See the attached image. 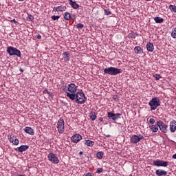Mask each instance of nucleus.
Wrapping results in <instances>:
<instances>
[{"mask_svg": "<svg viewBox=\"0 0 176 176\" xmlns=\"http://www.w3.org/2000/svg\"><path fill=\"white\" fill-rule=\"evenodd\" d=\"M80 140H82V135H80L79 134H74L72 137V141L74 144H78V142H79V141H80Z\"/></svg>", "mask_w": 176, "mask_h": 176, "instance_id": "obj_13", "label": "nucleus"}, {"mask_svg": "<svg viewBox=\"0 0 176 176\" xmlns=\"http://www.w3.org/2000/svg\"><path fill=\"white\" fill-rule=\"evenodd\" d=\"M104 73L107 74L108 75L115 76L118 75V74H122V69L113 67H110L105 68L104 69Z\"/></svg>", "mask_w": 176, "mask_h": 176, "instance_id": "obj_3", "label": "nucleus"}, {"mask_svg": "<svg viewBox=\"0 0 176 176\" xmlns=\"http://www.w3.org/2000/svg\"><path fill=\"white\" fill-rule=\"evenodd\" d=\"M64 19L65 20H69L71 19V14L68 12H65Z\"/></svg>", "mask_w": 176, "mask_h": 176, "instance_id": "obj_29", "label": "nucleus"}, {"mask_svg": "<svg viewBox=\"0 0 176 176\" xmlns=\"http://www.w3.org/2000/svg\"><path fill=\"white\" fill-rule=\"evenodd\" d=\"M134 52L136 54H142L144 53V50L141 48L140 46L135 47Z\"/></svg>", "mask_w": 176, "mask_h": 176, "instance_id": "obj_20", "label": "nucleus"}, {"mask_svg": "<svg viewBox=\"0 0 176 176\" xmlns=\"http://www.w3.org/2000/svg\"><path fill=\"white\" fill-rule=\"evenodd\" d=\"M89 118H90L91 120H92V121L96 120V119H97V113H96V112H94V111H91L89 113Z\"/></svg>", "mask_w": 176, "mask_h": 176, "instance_id": "obj_23", "label": "nucleus"}, {"mask_svg": "<svg viewBox=\"0 0 176 176\" xmlns=\"http://www.w3.org/2000/svg\"><path fill=\"white\" fill-rule=\"evenodd\" d=\"M85 144L87 146H93L94 145V142L91 140H85Z\"/></svg>", "mask_w": 176, "mask_h": 176, "instance_id": "obj_26", "label": "nucleus"}, {"mask_svg": "<svg viewBox=\"0 0 176 176\" xmlns=\"http://www.w3.org/2000/svg\"><path fill=\"white\" fill-rule=\"evenodd\" d=\"M144 138V135H133L130 138V142L131 144H138Z\"/></svg>", "mask_w": 176, "mask_h": 176, "instance_id": "obj_5", "label": "nucleus"}, {"mask_svg": "<svg viewBox=\"0 0 176 176\" xmlns=\"http://www.w3.org/2000/svg\"><path fill=\"white\" fill-rule=\"evenodd\" d=\"M69 5L72 6L73 9H79V4L76 3V1H74L72 0H69Z\"/></svg>", "mask_w": 176, "mask_h": 176, "instance_id": "obj_19", "label": "nucleus"}, {"mask_svg": "<svg viewBox=\"0 0 176 176\" xmlns=\"http://www.w3.org/2000/svg\"><path fill=\"white\" fill-rule=\"evenodd\" d=\"M154 21H155L157 23L162 24V23L164 21V19L160 16H156L154 18Z\"/></svg>", "mask_w": 176, "mask_h": 176, "instance_id": "obj_24", "label": "nucleus"}, {"mask_svg": "<svg viewBox=\"0 0 176 176\" xmlns=\"http://www.w3.org/2000/svg\"><path fill=\"white\" fill-rule=\"evenodd\" d=\"M146 49L148 50V52H153V50H155V46L153 45V43L148 42L146 44Z\"/></svg>", "mask_w": 176, "mask_h": 176, "instance_id": "obj_17", "label": "nucleus"}, {"mask_svg": "<svg viewBox=\"0 0 176 176\" xmlns=\"http://www.w3.org/2000/svg\"><path fill=\"white\" fill-rule=\"evenodd\" d=\"M8 140L10 142L13 144V145H18L19 144V139L16 138L14 134H11L8 135Z\"/></svg>", "mask_w": 176, "mask_h": 176, "instance_id": "obj_12", "label": "nucleus"}, {"mask_svg": "<svg viewBox=\"0 0 176 176\" xmlns=\"http://www.w3.org/2000/svg\"><path fill=\"white\" fill-rule=\"evenodd\" d=\"M173 159H175L176 160V153L174 154L173 156H172Z\"/></svg>", "mask_w": 176, "mask_h": 176, "instance_id": "obj_41", "label": "nucleus"}, {"mask_svg": "<svg viewBox=\"0 0 176 176\" xmlns=\"http://www.w3.org/2000/svg\"><path fill=\"white\" fill-rule=\"evenodd\" d=\"M53 12H58V7H54Z\"/></svg>", "mask_w": 176, "mask_h": 176, "instance_id": "obj_39", "label": "nucleus"}, {"mask_svg": "<svg viewBox=\"0 0 176 176\" xmlns=\"http://www.w3.org/2000/svg\"><path fill=\"white\" fill-rule=\"evenodd\" d=\"M152 166H155L156 167H167L168 166V162L157 160L153 162Z\"/></svg>", "mask_w": 176, "mask_h": 176, "instance_id": "obj_6", "label": "nucleus"}, {"mask_svg": "<svg viewBox=\"0 0 176 176\" xmlns=\"http://www.w3.org/2000/svg\"><path fill=\"white\" fill-rule=\"evenodd\" d=\"M103 156H104V152L102 151H99L97 153V157L99 158L100 160L102 159Z\"/></svg>", "mask_w": 176, "mask_h": 176, "instance_id": "obj_30", "label": "nucleus"}, {"mask_svg": "<svg viewBox=\"0 0 176 176\" xmlns=\"http://www.w3.org/2000/svg\"><path fill=\"white\" fill-rule=\"evenodd\" d=\"M148 105L151 107V111H155L157 107H160V99L157 97L153 98L149 101Z\"/></svg>", "mask_w": 176, "mask_h": 176, "instance_id": "obj_2", "label": "nucleus"}, {"mask_svg": "<svg viewBox=\"0 0 176 176\" xmlns=\"http://www.w3.org/2000/svg\"><path fill=\"white\" fill-rule=\"evenodd\" d=\"M37 39H42V36H41L40 34L36 36Z\"/></svg>", "mask_w": 176, "mask_h": 176, "instance_id": "obj_40", "label": "nucleus"}, {"mask_svg": "<svg viewBox=\"0 0 176 176\" xmlns=\"http://www.w3.org/2000/svg\"><path fill=\"white\" fill-rule=\"evenodd\" d=\"M30 148V146L28 145H21V146H19L18 148V149H16V151L18 152H25V151H27V149H28Z\"/></svg>", "mask_w": 176, "mask_h": 176, "instance_id": "obj_16", "label": "nucleus"}, {"mask_svg": "<svg viewBox=\"0 0 176 176\" xmlns=\"http://www.w3.org/2000/svg\"><path fill=\"white\" fill-rule=\"evenodd\" d=\"M67 97L72 100H76L77 104H85L86 100H87V98H86L85 93L83 92H77L76 94H69V93H67Z\"/></svg>", "mask_w": 176, "mask_h": 176, "instance_id": "obj_1", "label": "nucleus"}, {"mask_svg": "<svg viewBox=\"0 0 176 176\" xmlns=\"http://www.w3.org/2000/svg\"><path fill=\"white\" fill-rule=\"evenodd\" d=\"M153 76L155 78L156 80H159V79L162 78V76H160V74H154Z\"/></svg>", "mask_w": 176, "mask_h": 176, "instance_id": "obj_36", "label": "nucleus"}, {"mask_svg": "<svg viewBox=\"0 0 176 176\" xmlns=\"http://www.w3.org/2000/svg\"><path fill=\"white\" fill-rule=\"evenodd\" d=\"M99 120H100V122H102L104 120L102 119V118H100Z\"/></svg>", "mask_w": 176, "mask_h": 176, "instance_id": "obj_43", "label": "nucleus"}, {"mask_svg": "<svg viewBox=\"0 0 176 176\" xmlns=\"http://www.w3.org/2000/svg\"><path fill=\"white\" fill-rule=\"evenodd\" d=\"M25 133L27 134H30V135H34L35 134V131L32 129V128L30 126H26L23 129Z\"/></svg>", "mask_w": 176, "mask_h": 176, "instance_id": "obj_15", "label": "nucleus"}, {"mask_svg": "<svg viewBox=\"0 0 176 176\" xmlns=\"http://www.w3.org/2000/svg\"><path fill=\"white\" fill-rule=\"evenodd\" d=\"M76 28H78V30H82V28H83V27H85V25H83V23H78L76 25Z\"/></svg>", "mask_w": 176, "mask_h": 176, "instance_id": "obj_32", "label": "nucleus"}, {"mask_svg": "<svg viewBox=\"0 0 176 176\" xmlns=\"http://www.w3.org/2000/svg\"><path fill=\"white\" fill-rule=\"evenodd\" d=\"M170 35H171L172 38H173V39H176V28H173L172 29Z\"/></svg>", "mask_w": 176, "mask_h": 176, "instance_id": "obj_27", "label": "nucleus"}, {"mask_svg": "<svg viewBox=\"0 0 176 176\" xmlns=\"http://www.w3.org/2000/svg\"><path fill=\"white\" fill-rule=\"evenodd\" d=\"M60 15H58V16L52 15L51 16V19H52L54 20V21H56V20H58V19H60Z\"/></svg>", "mask_w": 176, "mask_h": 176, "instance_id": "obj_34", "label": "nucleus"}, {"mask_svg": "<svg viewBox=\"0 0 176 176\" xmlns=\"http://www.w3.org/2000/svg\"><path fill=\"white\" fill-rule=\"evenodd\" d=\"M113 100H114V101H116V102H119V96H113Z\"/></svg>", "mask_w": 176, "mask_h": 176, "instance_id": "obj_37", "label": "nucleus"}, {"mask_svg": "<svg viewBox=\"0 0 176 176\" xmlns=\"http://www.w3.org/2000/svg\"><path fill=\"white\" fill-rule=\"evenodd\" d=\"M104 14L106 16H109L110 14H111V10H109V9H108V10L104 9Z\"/></svg>", "mask_w": 176, "mask_h": 176, "instance_id": "obj_33", "label": "nucleus"}, {"mask_svg": "<svg viewBox=\"0 0 176 176\" xmlns=\"http://www.w3.org/2000/svg\"><path fill=\"white\" fill-rule=\"evenodd\" d=\"M20 2H23V1H24V0H19Z\"/></svg>", "mask_w": 176, "mask_h": 176, "instance_id": "obj_46", "label": "nucleus"}, {"mask_svg": "<svg viewBox=\"0 0 176 176\" xmlns=\"http://www.w3.org/2000/svg\"><path fill=\"white\" fill-rule=\"evenodd\" d=\"M169 129L171 133H175L176 131V121L173 120L170 122Z\"/></svg>", "mask_w": 176, "mask_h": 176, "instance_id": "obj_14", "label": "nucleus"}, {"mask_svg": "<svg viewBox=\"0 0 176 176\" xmlns=\"http://www.w3.org/2000/svg\"><path fill=\"white\" fill-rule=\"evenodd\" d=\"M63 58H64V60L67 63L68 61H69V52H63Z\"/></svg>", "mask_w": 176, "mask_h": 176, "instance_id": "obj_22", "label": "nucleus"}, {"mask_svg": "<svg viewBox=\"0 0 176 176\" xmlns=\"http://www.w3.org/2000/svg\"><path fill=\"white\" fill-rule=\"evenodd\" d=\"M155 122H156V120H155L154 118H150L149 119V124H153L155 123Z\"/></svg>", "mask_w": 176, "mask_h": 176, "instance_id": "obj_35", "label": "nucleus"}, {"mask_svg": "<svg viewBox=\"0 0 176 176\" xmlns=\"http://www.w3.org/2000/svg\"><path fill=\"white\" fill-rule=\"evenodd\" d=\"M67 10L66 6H58V12H65Z\"/></svg>", "mask_w": 176, "mask_h": 176, "instance_id": "obj_25", "label": "nucleus"}, {"mask_svg": "<svg viewBox=\"0 0 176 176\" xmlns=\"http://www.w3.org/2000/svg\"><path fill=\"white\" fill-rule=\"evenodd\" d=\"M7 53H8L9 56H16L17 57H21V52L14 47H8L7 48Z\"/></svg>", "mask_w": 176, "mask_h": 176, "instance_id": "obj_4", "label": "nucleus"}, {"mask_svg": "<svg viewBox=\"0 0 176 176\" xmlns=\"http://www.w3.org/2000/svg\"><path fill=\"white\" fill-rule=\"evenodd\" d=\"M28 21H34V16L31 15L30 14L27 16Z\"/></svg>", "mask_w": 176, "mask_h": 176, "instance_id": "obj_31", "label": "nucleus"}, {"mask_svg": "<svg viewBox=\"0 0 176 176\" xmlns=\"http://www.w3.org/2000/svg\"><path fill=\"white\" fill-rule=\"evenodd\" d=\"M64 124H65L64 119H63V118H60L58 120V123H57V129L59 134H63V133H64V130H65Z\"/></svg>", "mask_w": 176, "mask_h": 176, "instance_id": "obj_7", "label": "nucleus"}, {"mask_svg": "<svg viewBox=\"0 0 176 176\" xmlns=\"http://www.w3.org/2000/svg\"><path fill=\"white\" fill-rule=\"evenodd\" d=\"M102 168H98L96 170V173L97 174H101V173H102Z\"/></svg>", "mask_w": 176, "mask_h": 176, "instance_id": "obj_38", "label": "nucleus"}, {"mask_svg": "<svg viewBox=\"0 0 176 176\" xmlns=\"http://www.w3.org/2000/svg\"><path fill=\"white\" fill-rule=\"evenodd\" d=\"M121 116H122V113H113V112L107 113V118H109V119H111V120H118V119H120Z\"/></svg>", "mask_w": 176, "mask_h": 176, "instance_id": "obj_9", "label": "nucleus"}, {"mask_svg": "<svg viewBox=\"0 0 176 176\" xmlns=\"http://www.w3.org/2000/svg\"><path fill=\"white\" fill-rule=\"evenodd\" d=\"M12 23H17V21H16V19H13L12 21H11Z\"/></svg>", "mask_w": 176, "mask_h": 176, "instance_id": "obj_42", "label": "nucleus"}, {"mask_svg": "<svg viewBox=\"0 0 176 176\" xmlns=\"http://www.w3.org/2000/svg\"><path fill=\"white\" fill-rule=\"evenodd\" d=\"M48 160L50 162H52V163H53L54 164H58V163H60V160H58V157H57V156H56V154L53 153H50L48 154Z\"/></svg>", "mask_w": 176, "mask_h": 176, "instance_id": "obj_8", "label": "nucleus"}, {"mask_svg": "<svg viewBox=\"0 0 176 176\" xmlns=\"http://www.w3.org/2000/svg\"><path fill=\"white\" fill-rule=\"evenodd\" d=\"M169 9L171 12H173V13H176V6L170 4L169 6Z\"/></svg>", "mask_w": 176, "mask_h": 176, "instance_id": "obj_28", "label": "nucleus"}, {"mask_svg": "<svg viewBox=\"0 0 176 176\" xmlns=\"http://www.w3.org/2000/svg\"><path fill=\"white\" fill-rule=\"evenodd\" d=\"M149 129H151V131H153V133H157V131H159V126L157 125H151L149 126Z\"/></svg>", "mask_w": 176, "mask_h": 176, "instance_id": "obj_21", "label": "nucleus"}, {"mask_svg": "<svg viewBox=\"0 0 176 176\" xmlns=\"http://www.w3.org/2000/svg\"><path fill=\"white\" fill-rule=\"evenodd\" d=\"M76 90H78V87L75 85V83H70L67 85V93L69 94H76Z\"/></svg>", "mask_w": 176, "mask_h": 176, "instance_id": "obj_10", "label": "nucleus"}, {"mask_svg": "<svg viewBox=\"0 0 176 176\" xmlns=\"http://www.w3.org/2000/svg\"><path fill=\"white\" fill-rule=\"evenodd\" d=\"M82 154H83V152L80 151V155H82Z\"/></svg>", "mask_w": 176, "mask_h": 176, "instance_id": "obj_45", "label": "nucleus"}, {"mask_svg": "<svg viewBox=\"0 0 176 176\" xmlns=\"http://www.w3.org/2000/svg\"><path fill=\"white\" fill-rule=\"evenodd\" d=\"M155 174L157 176L167 175V172L162 169H158L155 171Z\"/></svg>", "mask_w": 176, "mask_h": 176, "instance_id": "obj_18", "label": "nucleus"}, {"mask_svg": "<svg viewBox=\"0 0 176 176\" xmlns=\"http://www.w3.org/2000/svg\"><path fill=\"white\" fill-rule=\"evenodd\" d=\"M20 71L21 72H24V70L22 68L20 69Z\"/></svg>", "mask_w": 176, "mask_h": 176, "instance_id": "obj_44", "label": "nucleus"}, {"mask_svg": "<svg viewBox=\"0 0 176 176\" xmlns=\"http://www.w3.org/2000/svg\"><path fill=\"white\" fill-rule=\"evenodd\" d=\"M157 124L160 129V130H161V131L162 133H167V129H168V126L166 125V124H164V122H163L162 120H159L157 122Z\"/></svg>", "mask_w": 176, "mask_h": 176, "instance_id": "obj_11", "label": "nucleus"}]
</instances>
